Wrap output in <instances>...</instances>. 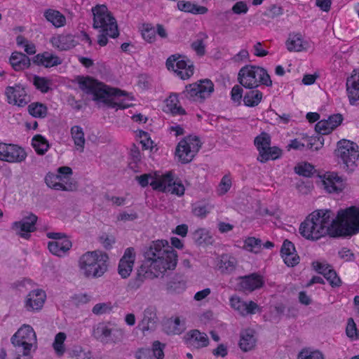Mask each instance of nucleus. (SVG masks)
<instances>
[{"mask_svg": "<svg viewBox=\"0 0 359 359\" xmlns=\"http://www.w3.org/2000/svg\"><path fill=\"white\" fill-rule=\"evenodd\" d=\"M177 264V254L169 245L166 240L154 241L146 252L144 264L147 267V276L154 279L164 274L167 271H172Z\"/></svg>", "mask_w": 359, "mask_h": 359, "instance_id": "f257e3e1", "label": "nucleus"}, {"mask_svg": "<svg viewBox=\"0 0 359 359\" xmlns=\"http://www.w3.org/2000/svg\"><path fill=\"white\" fill-rule=\"evenodd\" d=\"M301 235L308 240L317 241L326 235L341 236L340 225L329 210H318L311 213L301 224Z\"/></svg>", "mask_w": 359, "mask_h": 359, "instance_id": "f03ea898", "label": "nucleus"}, {"mask_svg": "<svg viewBox=\"0 0 359 359\" xmlns=\"http://www.w3.org/2000/svg\"><path fill=\"white\" fill-rule=\"evenodd\" d=\"M79 88L86 93L93 95L95 100L102 102L108 106L116 109L130 107L133 97L117 88L109 86L90 77H79Z\"/></svg>", "mask_w": 359, "mask_h": 359, "instance_id": "7ed1b4c3", "label": "nucleus"}, {"mask_svg": "<svg viewBox=\"0 0 359 359\" xmlns=\"http://www.w3.org/2000/svg\"><path fill=\"white\" fill-rule=\"evenodd\" d=\"M140 185L145 187L149 184L154 190L170 193L178 196L184 194L185 188L180 180H175L171 171L162 173L159 171L143 174L136 177Z\"/></svg>", "mask_w": 359, "mask_h": 359, "instance_id": "20e7f679", "label": "nucleus"}, {"mask_svg": "<svg viewBox=\"0 0 359 359\" xmlns=\"http://www.w3.org/2000/svg\"><path fill=\"white\" fill-rule=\"evenodd\" d=\"M93 27L100 32L97 43L104 46L108 43V38H116L118 29L116 20L108 8L104 4H98L93 7Z\"/></svg>", "mask_w": 359, "mask_h": 359, "instance_id": "39448f33", "label": "nucleus"}, {"mask_svg": "<svg viewBox=\"0 0 359 359\" xmlns=\"http://www.w3.org/2000/svg\"><path fill=\"white\" fill-rule=\"evenodd\" d=\"M109 259L103 251H88L78 259L79 271L86 278H101L108 271Z\"/></svg>", "mask_w": 359, "mask_h": 359, "instance_id": "423d86ee", "label": "nucleus"}, {"mask_svg": "<svg viewBox=\"0 0 359 359\" xmlns=\"http://www.w3.org/2000/svg\"><path fill=\"white\" fill-rule=\"evenodd\" d=\"M18 356L16 359H30L31 353L37 347V339L34 329L29 325H22L11 337Z\"/></svg>", "mask_w": 359, "mask_h": 359, "instance_id": "0eeeda50", "label": "nucleus"}, {"mask_svg": "<svg viewBox=\"0 0 359 359\" xmlns=\"http://www.w3.org/2000/svg\"><path fill=\"white\" fill-rule=\"evenodd\" d=\"M239 83L246 88H255L260 84L267 87L272 86V81L267 71L259 66L245 65L238 72Z\"/></svg>", "mask_w": 359, "mask_h": 359, "instance_id": "6e6552de", "label": "nucleus"}, {"mask_svg": "<svg viewBox=\"0 0 359 359\" xmlns=\"http://www.w3.org/2000/svg\"><path fill=\"white\" fill-rule=\"evenodd\" d=\"M72 169L69 166H62L56 172H48L45 177L46 185L57 191H73L77 189V184L72 178Z\"/></svg>", "mask_w": 359, "mask_h": 359, "instance_id": "1a4fd4ad", "label": "nucleus"}, {"mask_svg": "<svg viewBox=\"0 0 359 359\" xmlns=\"http://www.w3.org/2000/svg\"><path fill=\"white\" fill-rule=\"evenodd\" d=\"M335 155L339 163L344 165L343 168L347 172H351L357 166L356 161L359 158L358 145L353 142L342 140L338 142Z\"/></svg>", "mask_w": 359, "mask_h": 359, "instance_id": "9d476101", "label": "nucleus"}, {"mask_svg": "<svg viewBox=\"0 0 359 359\" xmlns=\"http://www.w3.org/2000/svg\"><path fill=\"white\" fill-rule=\"evenodd\" d=\"M334 219L340 225L342 234L355 235L359 233V206H351L340 210Z\"/></svg>", "mask_w": 359, "mask_h": 359, "instance_id": "9b49d317", "label": "nucleus"}, {"mask_svg": "<svg viewBox=\"0 0 359 359\" xmlns=\"http://www.w3.org/2000/svg\"><path fill=\"white\" fill-rule=\"evenodd\" d=\"M92 336L103 344H116L123 340L125 330L123 328L114 329L109 323L102 322L93 326Z\"/></svg>", "mask_w": 359, "mask_h": 359, "instance_id": "f8f14e48", "label": "nucleus"}, {"mask_svg": "<svg viewBox=\"0 0 359 359\" xmlns=\"http://www.w3.org/2000/svg\"><path fill=\"white\" fill-rule=\"evenodd\" d=\"M201 147V142L197 136H187L177 144L175 157L182 163H188L193 160Z\"/></svg>", "mask_w": 359, "mask_h": 359, "instance_id": "ddd939ff", "label": "nucleus"}, {"mask_svg": "<svg viewBox=\"0 0 359 359\" xmlns=\"http://www.w3.org/2000/svg\"><path fill=\"white\" fill-rule=\"evenodd\" d=\"M214 91V84L209 79L201 80L186 86V96L196 102H203Z\"/></svg>", "mask_w": 359, "mask_h": 359, "instance_id": "4468645a", "label": "nucleus"}, {"mask_svg": "<svg viewBox=\"0 0 359 359\" xmlns=\"http://www.w3.org/2000/svg\"><path fill=\"white\" fill-rule=\"evenodd\" d=\"M166 67L182 79H187L194 74V66L191 61L180 55H173L166 61Z\"/></svg>", "mask_w": 359, "mask_h": 359, "instance_id": "2eb2a0df", "label": "nucleus"}, {"mask_svg": "<svg viewBox=\"0 0 359 359\" xmlns=\"http://www.w3.org/2000/svg\"><path fill=\"white\" fill-rule=\"evenodd\" d=\"M47 236L53 241L48 245L49 251L57 257H63L69 252L72 246L71 241L63 233L49 232Z\"/></svg>", "mask_w": 359, "mask_h": 359, "instance_id": "dca6fc26", "label": "nucleus"}, {"mask_svg": "<svg viewBox=\"0 0 359 359\" xmlns=\"http://www.w3.org/2000/svg\"><path fill=\"white\" fill-rule=\"evenodd\" d=\"M27 158L25 149L17 144L0 143V160L11 163L23 162Z\"/></svg>", "mask_w": 359, "mask_h": 359, "instance_id": "f3484780", "label": "nucleus"}, {"mask_svg": "<svg viewBox=\"0 0 359 359\" xmlns=\"http://www.w3.org/2000/svg\"><path fill=\"white\" fill-rule=\"evenodd\" d=\"M324 189L330 194H339L346 187V180L334 172H327L321 176Z\"/></svg>", "mask_w": 359, "mask_h": 359, "instance_id": "a211bd4d", "label": "nucleus"}, {"mask_svg": "<svg viewBox=\"0 0 359 359\" xmlns=\"http://www.w3.org/2000/svg\"><path fill=\"white\" fill-rule=\"evenodd\" d=\"M46 294L41 289L31 290L25 297L23 307L28 311L35 313L41 311L45 304Z\"/></svg>", "mask_w": 359, "mask_h": 359, "instance_id": "6ab92c4d", "label": "nucleus"}, {"mask_svg": "<svg viewBox=\"0 0 359 359\" xmlns=\"http://www.w3.org/2000/svg\"><path fill=\"white\" fill-rule=\"evenodd\" d=\"M5 94L9 104L18 107H25L30 101L25 86L21 84L7 87Z\"/></svg>", "mask_w": 359, "mask_h": 359, "instance_id": "aec40b11", "label": "nucleus"}, {"mask_svg": "<svg viewBox=\"0 0 359 359\" xmlns=\"http://www.w3.org/2000/svg\"><path fill=\"white\" fill-rule=\"evenodd\" d=\"M229 304L232 309L242 316L255 314L259 311L257 304L252 301L245 302L238 295L229 298Z\"/></svg>", "mask_w": 359, "mask_h": 359, "instance_id": "412c9836", "label": "nucleus"}, {"mask_svg": "<svg viewBox=\"0 0 359 359\" xmlns=\"http://www.w3.org/2000/svg\"><path fill=\"white\" fill-rule=\"evenodd\" d=\"M36 221L37 217L30 213L27 217H23L20 221L13 222L11 229L22 238L28 239L29 233L35 230Z\"/></svg>", "mask_w": 359, "mask_h": 359, "instance_id": "4be33fe9", "label": "nucleus"}, {"mask_svg": "<svg viewBox=\"0 0 359 359\" xmlns=\"http://www.w3.org/2000/svg\"><path fill=\"white\" fill-rule=\"evenodd\" d=\"M49 42L54 48L60 51L69 50L78 44L74 34L65 32L53 35Z\"/></svg>", "mask_w": 359, "mask_h": 359, "instance_id": "5701e85b", "label": "nucleus"}, {"mask_svg": "<svg viewBox=\"0 0 359 359\" xmlns=\"http://www.w3.org/2000/svg\"><path fill=\"white\" fill-rule=\"evenodd\" d=\"M324 144L323 137L321 136L316 137H303L302 140L294 139L290 141L287 149L302 150L304 147L312 150H318L323 147Z\"/></svg>", "mask_w": 359, "mask_h": 359, "instance_id": "b1692460", "label": "nucleus"}, {"mask_svg": "<svg viewBox=\"0 0 359 359\" xmlns=\"http://www.w3.org/2000/svg\"><path fill=\"white\" fill-rule=\"evenodd\" d=\"M135 260L134 249L133 248H127L118 266V273L122 278H127L130 276L134 266Z\"/></svg>", "mask_w": 359, "mask_h": 359, "instance_id": "393cba45", "label": "nucleus"}, {"mask_svg": "<svg viewBox=\"0 0 359 359\" xmlns=\"http://www.w3.org/2000/svg\"><path fill=\"white\" fill-rule=\"evenodd\" d=\"M346 91L351 105L359 104V72L354 70L346 81Z\"/></svg>", "mask_w": 359, "mask_h": 359, "instance_id": "a878e982", "label": "nucleus"}, {"mask_svg": "<svg viewBox=\"0 0 359 359\" xmlns=\"http://www.w3.org/2000/svg\"><path fill=\"white\" fill-rule=\"evenodd\" d=\"M343 121L340 114L330 116L327 119L318 121L316 125V130L322 135L330 133L334 129L339 126Z\"/></svg>", "mask_w": 359, "mask_h": 359, "instance_id": "bb28decb", "label": "nucleus"}, {"mask_svg": "<svg viewBox=\"0 0 359 359\" xmlns=\"http://www.w3.org/2000/svg\"><path fill=\"white\" fill-rule=\"evenodd\" d=\"M280 254L287 266H294L299 262V257L296 252L294 244L287 240L283 242Z\"/></svg>", "mask_w": 359, "mask_h": 359, "instance_id": "cd10ccee", "label": "nucleus"}, {"mask_svg": "<svg viewBox=\"0 0 359 359\" xmlns=\"http://www.w3.org/2000/svg\"><path fill=\"white\" fill-rule=\"evenodd\" d=\"M285 46L290 52H301L309 48V43L299 33H291L285 41Z\"/></svg>", "mask_w": 359, "mask_h": 359, "instance_id": "c85d7f7f", "label": "nucleus"}, {"mask_svg": "<svg viewBox=\"0 0 359 359\" xmlns=\"http://www.w3.org/2000/svg\"><path fill=\"white\" fill-rule=\"evenodd\" d=\"M156 323V312L154 307L149 306L144 309L143 317L139 323V327L145 332L154 330Z\"/></svg>", "mask_w": 359, "mask_h": 359, "instance_id": "c756f323", "label": "nucleus"}, {"mask_svg": "<svg viewBox=\"0 0 359 359\" xmlns=\"http://www.w3.org/2000/svg\"><path fill=\"white\" fill-rule=\"evenodd\" d=\"M163 111L173 116H181L186 114V111L181 106L178 95L176 93H171L169 97L166 98Z\"/></svg>", "mask_w": 359, "mask_h": 359, "instance_id": "7c9ffc66", "label": "nucleus"}, {"mask_svg": "<svg viewBox=\"0 0 359 359\" xmlns=\"http://www.w3.org/2000/svg\"><path fill=\"white\" fill-rule=\"evenodd\" d=\"M34 62L38 65L50 68L60 65L62 60L57 55L46 51L37 54L34 58Z\"/></svg>", "mask_w": 359, "mask_h": 359, "instance_id": "2f4dec72", "label": "nucleus"}, {"mask_svg": "<svg viewBox=\"0 0 359 359\" xmlns=\"http://www.w3.org/2000/svg\"><path fill=\"white\" fill-rule=\"evenodd\" d=\"M263 284L262 277L256 273L242 277L239 282V285L242 290L250 292L260 288Z\"/></svg>", "mask_w": 359, "mask_h": 359, "instance_id": "473e14b6", "label": "nucleus"}, {"mask_svg": "<svg viewBox=\"0 0 359 359\" xmlns=\"http://www.w3.org/2000/svg\"><path fill=\"white\" fill-rule=\"evenodd\" d=\"M237 265L236 259L229 254H223L217 258L216 267L222 273H229L235 270Z\"/></svg>", "mask_w": 359, "mask_h": 359, "instance_id": "72a5a7b5", "label": "nucleus"}, {"mask_svg": "<svg viewBox=\"0 0 359 359\" xmlns=\"http://www.w3.org/2000/svg\"><path fill=\"white\" fill-rule=\"evenodd\" d=\"M256 338L252 330H245L241 333L239 346L244 352L253 349L256 345Z\"/></svg>", "mask_w": 359, "mask_h": 359, "instance_id": "f704fd0d", "label": "nucleus"}, {"mask_svg": "<svg viewBox=\"0 0 359 359\" xmlns=\"http://www.w3.org/2000/svg\"><path fill=\"white\" fill-rule=\"evenodd\" d=\"M188 344L195 348H199L205 347L209 344V339L205 333L201 332L197 330H191L188 333Z\"/></svg>", "mask_w": 359, "mask_h": 359, "instance_id": "c9c22d12", "label": "nucleus"}, {"mask_svg": "<svg viewBox=\"0 0 359 359\" xmlns=\"http://www.w3.org/2000/svg\"><path fill=\"white\" fill-rule=\"evenodd\" d=\"M70 135L76 151L83 152L85 148L86 138L82 127L79 126H72L70 130Z\"/></svg>", "mask_w": 359, "mask_h": 359, "instance_id": "e433bc0d", "label": "nucleus"}, {"mask_svg": "<svg viewBox=\"0 0 359 359\" xmlns=\"http://www.w3.org/2000/svg\"><path fill=\"white\" fill-rule=\"evenodd\" d=\"M177 6L180 11L194 15L205 14L208 11L207 7L197 5L189 1H179Z\"/></svg>", "mask_w": 359, "mask_h": 359, "instance_id": "4c0bfd02", "label": "nucleus"}, {"mask_svg": "<svg viewBox=\"0 0 359 359\" xmlns=\"http://www.w3.org/2000/svg\"><path fill=\"white\" fill-rule=\"evenodd\" d=\"M10 63L15 71H21L29 67L30 60L22 53L14 52L10 57Z\"/></svg>", "mask_w": 359, "mask_h": 359, "instance_id": "58836bf2", "label": "nucleus"}, {"mask_svg": "<svg viewBox=\"0 0 359 359\" xmlns=\"http://www.w3.org/2000/svg\"><path fill=\"white\" fill-rule=\"evenodd\" d=\"M165 330L169 334H180L185 330L184 320L178 316L170 318L165 325Z\"/></svg>", "mask_w": 359, "mask_h": 359, "instance_id": "ea45409f", "label": "nucleus"}, {"mask_svg": "<svg viewBox=\"0 0 359 359\" xmlns=\"http://www.w3.org/2000/svg\"><path fill=\"white\" fill-rule=\"evenodd\" d=\"M44 17L47 21L55 27H64L66 24V18L58 11L48 9L44 12Z\"/></svg>", "mask_w": 359, "mask_h": 359, "instance_id": "a19ab883", "label": "nucleus"}, {"mask_svg": "<svg viewBox=\"0 0 359 359\" xmlns=\"http://www.w3.org/2000/svg\"><path fill=\"white\" fill-rule=\"evenodd\" d=\"M32 146L39 155H43L50 148L48 141L41 135H36L32 137Z\"/></svg>", "mask_w": 359, "mask_h": 359, "instance_id": "79ce46f5", "label": "nucleus"}, {"mask_svg": "<svg viewBox=\"0 0 359 359\" xmlns=\"http://www.w3.org/2000/svg\"><path fill=\"white\" fill-rule=\"evenodd\" d=\"M147 267L143 264L140 268V270L139 271L137 276L134 278H132L128 284V287L130 290H137L142 285L143 283L144 282L145 279L149 278V276H147Z\"/></svg>", "mask_w": 359, "mask_h": 359, "instance_id": "37998d69", "label": "nucleus"}, {"mask_svg": "<svg viewBox=\"0 0 359 359\" xmlns=\"http://www.w3.org/2000/svg\"><path fill=\"white\" fill-rule=\"evenodd\" d=\"M66 339L67 334L63 332H60L55 336L52 346L58 357L62 356L66 352Z\"/></svg>", "mask_w": 359, "mask_h": 359, "instance_id": "c03bdc74", "label": "nucleus"}, {"mask_svg": "<svg viewBox=\"0 0 359 359\" xmlns=\"http://www.w3.org/2000/svg\"><path fill=\"white\" fill-rule=\"evenodd\" d=\"M270 144L271 137L266 133H261L255 139V144L257 147V149L259 151V154H260V156L262 158V160L264 161L266 160V154L264 152V150L266 149V147L268 148Z\"/></svg>", "mask_w": 359, "mask_h": 359, "instance_id": "a18cd8bd", "label": "nucleus"}, {"mask_svg": "<svg viewBox=\"0 0 359 359\" xmlns=\"http://www.w3.org/2000/svg\"><path fill=\"white\" fill-rule=\"evenodd\" d=\"M263 97V94L258 90H252L245 94L243 102L248 107H255L258 105Z\"/></svg>", "mask_w": 359, "mask_h": 359, "instance_id": "49530a36", "label": "nucleus"}, {"mask_svg": "<svg viewBox=\"0 0 359 359\" xmlns=\"http://www.w3.org/2000/svg\"><path fill=\"white\" fill-rule=\"evenodd\" d=\"M297 359H325V357L318 349L304 348L299 352Z\"/></svg>", "mask_w": 359, "mask_h": 359, "instance_id": "de8ad7c7", "label": "nucleus"}, {"mask_svg": "<svg viewBox=\"0 0 359 359\" xmlns=\"http://www.w3.org/2000/svg\"><path fill=\"white\" fill-rule=\"evenodd\" d=\"M262 246V242L260 239L255 237H248L244 241L243 249L257 254L261 251Z\"/></svg>", "mask_w": 359, "mask_h": 359, "instance_id": "09e8293b", "label": "nucleus"}, {"mask_svg": "<svg viewBox=\"0 0 359 359\" xmlns=\"http://www.w3.org/2000/svg\"><path fill=\"white\" fill-rule=\"evenodd\" d=\"M264 152L266 154V160H262L260 154H259L257 157V161L261 163H266L269 160H276L280 158L282 155V150L280 148L278 147H270V145L268 148L266 147V149L264 150Z\"/></svg>", "mask_w": 359, "mask_h": 359, "instance_id": "8fccbe9b", "label": "nucleus"}, {"mask_svg": "<svg viewBox=\"0 0 359 359\" xmlns=\"http://www.w3.org/2000/svg\"><path fill=\"white\" fill-rule=\"evenodd\" d=\"M17 45L23 48L28 55H34L36 52V46L34 43L28 41L22 36H18L16 38Z\"/></svg>", "mask_w": 359, "mask_h": 359, "instance_id": "3c124183", "label": "nucleus"}, {"mask_svg": "<svg viewBox=\"0 0 359 359\" xmlns=\"http://www.w3.org/2000/svg\"><path fill=\"white\" fill-rule=\"evenodd\" d=\"M29 112L34 117L43 118L47 114V107L41 103H32L29 105Z\"/></svg>", "mask_w": 359, "mask_h": 359, "instance_id": "603ef678", "label": "nucleus"}, {"mask_svg": "<svg viewBox=\"0 0 359 359\" xmlns=\"http://www.w3.org/2000/svg\"><path fill=\"white\" fill-rule=\"evenodd\" d=\"M34 85L42 93H47L52 85L50 79L45 77L35 76L34 78Z\"/></svg>", "mask_w": 359, "mask_h": 359, "instance_id": "864d4df0", "label": "nucleus"}, {"mask_svg": "<svg viewBox=\"0 0 359 359\" xmlns=\"http://www.w3.org/2000/svg\"><path fill=\"white\" fill-rule=\"evenodd\" d=\"M294 171L299 175L310 177L314 171V167L310 163H302L295 166Z\"/></svg>", "mask_w": 359, "mask_h": 359, "instance_id": "5fc2aeb1", "label": "nucleus"}, {"mask_svg": "<svg viewBox=\"0 0 359 359\" xmlns=\"http://www.w3.org/2000/svg\"><path fill=\"white\" fill-rule=\"evenodd\" d=\"M166 290L170 293H180L185 290V283L182 281L170 280L167 283Z\"/></svg>", "mask_w": 359, "mask_h": 359, "instance_id": "6e6d98bb", "label": "nucleus"}, {"mask_svg": "<svg viewBox=\"0 0 359 359\" xmlns=\"http://www.w3.org/2000/svg\"><path fill=\"white\" fill-rule=\"evenodd\" d=\"M347 336L352 340L359 339V331L356 327V325L352 318H349L346 329Z\"/></svg>", "mask_w": 359, "mask_h": 359, "instance_id": "4d7b16f0", "label": "nucleus"}, {"mask_svg": "<svg viewBox=\"0 0 359 359\" xmlns=\"http://www.w3.org/2000/svg\"><path fill=\"white\" fill-rule=\"evenodd\" d=\"M231 179L230 176L229 175H224L222 180L220 183L219 184L218 188H217V193L219 195H224L226 192L229 191V190L231 187Z\"/></svg>", "mask_w": 359, "mask_h": 359, "instance_id": "13d9d810", "label": "nucleus"}, {"mask_svg": "<svg viewBox=\"0 0 359 359\" xmlns=\"http://www.w3.org/2000/svg\"><path fill=\"white\" fill-rule=\"evenodd\" d=\"M249 6L244 1H237L231 8L233 13L236 15H245L248 12Z\"/></svg>", "mask_w": 359, "mask_h": 359, "instance_id": "bf43d9fd", "label": "nucleus"}, {"mask_svg": "<svg viewBox=\"0 0 359 359\" xmlns=\"http://www.w3.org/2000/svg\"><path fill=\"white\" fill-rule=\"evenodd\" d=\"M249 58L250 54L248 50L245 48H243L231 57V61L234 63L241 64L248 61Z\"/></svg>", "mask_w": 359, "mask_h": 359, "instance_id": "052dcab7", "label": "nucleus"}, {"mask_svg": "<svg viewBox=\"0 0 359 359\" xmlns=\"http://www.w3.org/2000/svg\"><path fill=\"white\" fill-rule=\"evenodd\" d=\"M211 207L209 205H196L193 209V214L198 217H205L210 212Z\"/></svg>", "mask_w": 359, "mask_h": 359, "instance_id": "680f3d73", "label": "nucleus"}, {"mask_svg": "<svg viewBox=\"0 0 359 359\" xmlns=\"http://www.w3.org/2000/svg\"><path fill=\"white\" fill-rule=\"evenodd\" d=\"M164 348L165 344L158 341H154L151 349L153 356L156 359H163L164 357Z\"/></svg>", "mask_w": 359, "mask_h": 359, "instance_id": "e2e57ef3", "label": "nucleus"}, {"mask_svg": "<svg viewBox=\"0 0 359 359\" xmlns=\"http://www.w3.org/2000/svg\"><path fill=\"white\" fill-rule=\"evenodd\" d=\"M324 277L329 281L332 287L341 285V281L333 269H331L330 271H328Z\"/></svg>", "mask_w": 359, "mask_h": 359, "instance_id": "0e129e2a", "label": "nucleus"}, {"mask_svg": "<svg viewBox=\"0 0 359 359\" xmlns=\"http://www.w3.org/2000/svg\"><path fill=\"white\" fill-rule=\"evenodd\" d=\"M111 309V306L110 303H99L93 306L92 311L94 314L101 315L110 311Z\"/></svg>", "mask_w": 359, "mask_h": 359, "instance_id": "69168bd1", "label": "nucleus"}, {"mask_svg": "<svg viewBox=\"0 0 359 359\" xmlns=\"http://www.w3.org/2000/svg\"><path fill=\"white\" fill-rule=\"evenodd\" d=\"M192 49L198 55H203L205 52V45L202 39H197L191 43Z\"/></svg>", "mask_w": 359, "mask_h": 359, "instance_id": "338daca9", "label": "nucleus"}, {"mask_svg": "<svg viewBox=\"0 0 359 359\" xmlns=\"http://www.w3.org/2000/svg\"><path fill=\"white\" fill-rule=\"evenodd\" d=\"M142 36L145 41L152 43L156 40V31L153 27H145L142 30Z\"/></svg>", "mask_w": 359, "mask_h": 359, "instance_id": "774afa93", "label": "nucleus"}]
</instances>
